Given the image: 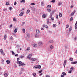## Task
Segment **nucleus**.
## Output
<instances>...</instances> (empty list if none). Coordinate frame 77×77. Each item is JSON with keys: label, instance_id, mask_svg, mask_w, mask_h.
I'll return each mask as SVG.
<instances>
[{"label": "nucleus", "instance_id": "f704fd0d", "mask_svg": "<svg viewBox=\"0 0 77 77\" xmlns=\"http://www.w3.org/2000/svg\"><path fill=\"white\" fill-rule=\"evenodd\" d=\"M70 71H72V70H73V68L72 67H71L70 69Z\"/></svg>", "mask_w": 77, "mask_h": 77}, {"label": "nucleus", "instance_id": "f257e3e1", "mask_svg": "<svg viewBox=\"0 0 77 77\" xmlns=\"http://www.w3.org/2000/svg\"><path fill=\"white\" fill-rule=\"evenodd\" d=\"M17 63L18 64H20L19 65V66H24L25 65V64L24 63H22V62L21 61H17Z\"/></svg>", "mask_w": 77, "mask_h": 77}, {"label": "nucleus", "instance_id": "3c124183", "mask_svg": "<svg viewBox=\"0 0 77 77\" xmlns=\"http://www.w3.org/2000/svg\"><path fill=\"white\" fill-rule=\"evenodd\" d=\"M70 21H72V20H73V17H71V18H70Z\"/></svg>", "mask_w": 77, "mask_h": 77}, {"label": "nucleus", "instance_id": "423d86ee", "mask_svg": "<svg viewBox=\"0 0 77 77\" xmlns=\"http://www.w3.org/2000/svg\"><path fill=\"white\" fill-rule=\"evenodd\" d=\"M24 14V12H22L21 13H20L19 14V15L20 17H22L23 15V14Z\"/></svg>", "mask_w": 77, "mask_h": 77}, {"label": "nucleus", "instance_id": "c85d7f7f", "mask_svg": "<svg viewBox=\"0 0 77 77\" xmlns=\"http://www.w3.org/2000/svg\"><path fill=\"white\" fill-rule=\"evenodd\" d=\"M49 23H50V20H49V19H48L47 23L49 24Z\"/></svg>", "mask_w": 77, "mask_h": 77}, {"label": "nucleus", "instance_id": "72a5a7b5", "mask_svg": "<svg viewBox=\"0 0 77 77\" xmlns=\"http://www.w3.org/2000/svg\"><path fill=\"white\" fill-rule=\"evenodd\" d=\"M11 52H12V55H13V56H14V55H15V53L14 52V51H11Z\"/></svg>", "mask_w": 77, "mask_h": 77}, {"label": "nucleus", "instance_id": "f8f14e48", "mask_svg": "<svg viewBox=\"0 0 77 77\" xmlns=\"http://www.w3.org/2000/svg\"><path fill=\"white\" fill-rule=\"evenodd\" d=\"M38 68V66L37 65L35 66H34L33 67V68H35V69H36L37 68Z\"/></svg>", "mask_w": 77, "mask_h": 77}, {"label": "nucleus", "instance_id": "4c0bfd02", "mask_svg": "<svg viewBox=\"0 0 77 77\" xmlns=\"http://www.w3.org/2000/svg\"><path fill=\"white\" fill-rule=\"evenodd\" d=\"M9 2H6V5H9Z\"/></svg>", "mask_w": 77, "mask_h": 77}, {"label": "nucleus", "instance_id": "13d9d810", "mask_svg": "<svg viewBox=\"0 0 77 77\" xmlns=\"http://www.w3.org/2000/svg\"><path fill=\"white\" fill-rule=\"evenodd\" d=\"M17 5V2H15L14 3V5Z\"/></svg>", "mask_w": 77, "mask_h": 77}, {"label": "nucleus", "instance_id": "bb28decb", "mask_svg": "<svg viewBox=\"0 0 77 77\" xmlns=\"http://www.w3.org/2000/svg\"><path fill=\"white\" fill-rule=\"evenodd\" d=\"M38 68L39 69H41V65H38Z\"/></svg>", "mask_w": 77, "mask_h": 77}, {"label": "nucleus", "instance_id": "a878e982", "mask_svg": "<svg viewBox=\"0 0 77 77\" xmlns=\"http://www.w3.org/2000/svg\"><path fill=\"white\" fill-rule=\"evenodd\" d=\"M62 74H63V75H66V73L64 72H63L62 73Z\"/></svg>", "mask_w": 77, "mask_h": 77}, {"label": "nucleus", "instance_id": "393cba45", "mask_svg": "<svg viewBox=\"0 0 77 77\" xmlns=\"http://www.w3.org/2000/svg\"><path fill=\"white\" fill-rule=\"evenodd\" d=\"M2 64H4L5 63V61L4 60H2Z\"/></svg>", "mask_w": 77, "mask_h": 77}, {"label": "nucleus", "instance_id": "f3484780", "mask_svg": "<svg viewBox=\"0 0 77 77\" xmlns=\"http://www.w3.org/2000/svg\"><path fill=\"white\" fill-rule=\"evenodd\" d=\"M26 2V1L24 0H22L20 2V3H25Z\"/></svg>", "mask_w": 77, "mask_h": 77}, {"label": "nucleus", "instance_id": "e433bc0d", "mask_svg": "<svg viewBox=\"0 0 77 77\" xmlns=\"http://www.w3.org/2000/svg\"><path fill=\"white\" fill-rule=\"evenodd\" d=\"M56 17L57 19H58V18H59V17H58V15L56 14Z\"/></svg>", "mask_w": 77, "mask_h": 77}, {"label": "nucleus", "instance_id": "1a4fd4ad", "mask_svg": "<svg viewBox=\"0 0 77 77\" xmlns=\"http://www.w3.org/2000/svg\"><path fill=\"white\" fill-rule=\"evenodd\" d=\"M31 60L32 61H35L36 60V58H31Z\"/></svg>", "mask_w": 77, "mask_h": 77}, {"label": "nucleus", "instance_id": "c756f323", "mask_svg": "<svg viewBox=\"0 0 77 77\" xmlns=\"http://www.w3.org/2000/svg\"><path fill=\"white\" fill-rule=\"evenodd\" d=\"M30 50V48H27L26 49L27 51H29Z\"/></svg>", "mask_w": 77, "mask_h": 77}, {"label": "nucleus", "instance_id": "0e129e2a", "mask_svg": "<svg viewBox=\"0 0 77 77\" xmlns=\"http://www.w3.org/2000/svg\"><path fill=\"white\" fill-rule=\"evenodd\" d=\"M66 63V61L65 60L64 61V63Z\"/></svg>", "mask_w": 77, "mask_h": 77}, {"label": "nucleus", "instance_id": "20e7f679", "mask_svg": "<svg viewBox=\"0 0 77 77\" xmlns=\"http://www.w3.org/2000/svg\"><path fill=\"white\" fill-rule=\"evenodd\" d=\"M38 44L39 46H42V45L43 43L42 42H38Z\"/></svg>", "mask_w": 77, "mask_h": 77}, {"label": "nucleus", "instance_id": "4d7b16f0", "mask_svg": "<svg viewBox=\"0 0 77 77\" xmlns=\"http://www.w3.org/2000/svg\"><path fill=\"white\" fill-rule=\"evenodd\" d=\"M52 17V15L50 14V18H51Z\"/></svg>", "mask_w": 77, "mask_h": 77}, {"label": "nucleus", "instance_id": "864d4df0", "mask_svg": "<svg viewBox=\"0 0 77 77\" xmlns=\"http://www.w3.org/2000/svg\"><path fill=\"white\" fill-rule=\"evenodd\" d=\"M20 58H23V57H24V56L21 55L20 56Z\"/></svg>", "mask_w": 77, "mask_h": 77}, {"label": "nucleus", "instance_id": "b1692460", "mask_svg": "<svg viewBox=\"0 0 77 77\" xmlns=\"http://www.w3.org/2000/svg\"><path fill=\"white\" fill-rule=\"evenodd\" d=\"M58 5L60 6V5H62V3L60 2H59L58 3Z\"/></svg>", "mask_w": 77, "mask_h": 77}, {"label": "nucleus", "instance_id": "052dcab7", "mask_svg": "<svg viewBox=\"0 0 77 77\" xmlns=\"http://www.w3.org/2000/svg\"><path fill=\"white\" fill-rule=\"evenodd\" d=\"M47 7H48V8H51V5H48Z\"/></svg>", "mask_w": 77, "mask_h": 77}, {"label": "nucleus", "instance_id": "09e8293b", "mask_svg": "<svg viewBox=\"0 0 77 77\" xmlns=\"http://www.w3.org/2000/svg\"><path fill=\"white\" fill-rule=\"evenodd\" d=\"M9 9L10 10H12V7H9Z\"/></svg>", "mask_w": 77, "mask_h": 77}, {"label": "nucleus", "instance_id": "0eeeda50", "mask_svg": "<svg viewBox=\"0 0 77 77\" xmlns=\"http://www.w3.org/2000/svg\"><path fill=\"white\" fill-rule=\"evenodd\" d=\"M43 27H45V28H46L47 29V28H48V26H47L45 24L43 25Z\"/></svg>", "mask_w": 77, "mask_h": 77}, {"label": "nucleus", "instance_id": "a19ab883", "mask_svg": "<svg viewBox=\"0 0 77 77\" xmlns=\"http://www.w3.org/2000/svg\"><path fill=\"white\" fill-rule=\"evenodd\" d=\"M13 39V37H12V36H11L10 37V40H11V41H12Z\"/></svg>", "mask_w": 77, "mask_h": 77}, {"label": "nucleus", "instance_id": "37998d69", "mask_svg": "<svg viewBox=\"0 0 77 77\" xmlns=\"http://www.w3.org/2000/svg\"><path fill=\"white\" fill-rule=\"evenodd\" d=\"M64 48L65 49H66V48H67V45H65L64 47Z\"/></svg>", "mask_w": 77, "mask_h": 77}, {"label": "nucleus", "instance_id": "a18cd8bd", "mask_svg": "<svg viewBox=\"0 0 77 77\" xmlns=\"http://www.w3.org/2000/svg\"><path fill=\"white\" fill-rule=\"evenodd\" d=\"M53 48V46L52 45H51L50 47V48H51L52 49V48Z\"/></svg>", "mask_w": 77, "mask_h": 77}, {"label": "nucleus", "instance_id": "4468645a", "mask_svg": "<svg viewBox=\"0 0 77 77\" xmlns=\"http://www.w3.org/2000/svg\"><path fill=\"white\" fill-rule=\"evenodd\" d=\"M4 76L5 77H7V76H8V74L6 73H5L4 74Z\"/></svg>", "mask_w": 77, "mask_h": 77}, {"label": "nucleus", "instance_id": "de8ad7c7", "mask_svg": "<svg viewBox=\"0 0 77 77\" xmlns=\"http://www.w3.org/2000/svg\"><path fill=\"white\" fill-rule=\"evenodd\" d=\"M24 24H25V22H22V26H23V25H24Z\"/></svg>", "mask_w": 77, "mask_h": 77}, {"label": "nucleus", "instance_id": "5fc2aeb1", "mask_svg": "<svg viewBox=\"0 0 77 77\" xmlns=\"http://www.w3.org/2000/svg\"><path fill=\"white\" fill-rule=\"evenodd\" d=\"M13 21H16V19H15V18H13Z\"/></svg>", "mask_w": 77, "mask_h": 77}, {"label": "nucleus", "instance_id": "49530a36", "mask_svg": "<svg viewBox=\"0 0 77 77\" xmlns=\"http://www.w3.org/2000/svg\"><path fill=\"white\" fill-rule=\"evenodd\" d=\"M24 68H22L21 69V70L22 71H24Z\"/></svg>", "mask_w": 77, "mask_h": 77}, {"label": "nucleus", "instance_id": "a211bd4d", "mask_svg": "<svg viewBox=\"0 0 77 77\" xmlns=\"http://www.w3.org/2000/svg\"><path fill=\"white\" fill-rule=\"evenodd\" d=\"M32 75L34 77H36V74L35 73H32Z\"/></svg>", "mask_w": 77, "mask_h": 77}, {"label": "nucleus", "instance_id": "79ce46f5", "mask_svg": "<svg viewBox=\"0 0 77 77\" xmlns=\"http://www.w3.org/2000/svg\"><path fill=\"white\" fill-rule=\"evenodd\" d=\"M47 11H48V12H51V10L49 9H47Z\"/></svg>", "mask_w": 77, "mask_h": 77}, {"label": "nucleus", "instance_id": "58836bf2", "mask_svg": "<svg viewBox=\"0 0 77 77\" xmlns=\"http://www.w3.org/2000/svg\"><path fill=\"white\" fill-rule=\"evenodd\" d=\"M31 5L34 6V5H35V3H32L31 4Z\"/></svg>", "mask_w": 77, "mask_h": 77}, {"label": "nucleus", "instance_id": "603ef678", "mask_svg": "<svg viewBox=\"0 0 77 77\" xmlns=\"http://www.w3.org/2000/svg\"><path fill=\"white\" fill-rule=\"evenodd\" d=\"M72 72V71L70 70V71L68 72V73H69V74H71Z\"/></svg>", "mask_w": 77, "mask_h": 77}, {"label": "nucleus", "instance_id": "338daca9", "mask_svg": "<svg viewBox=\"0 0 77 77\" xmlns=\"http://www.w3.org/2000/svg\"><path fill=\"white\" fill-rule=\"evenodd\" d=\"M61 77H65V76H64V75H61Z\"/></svg>", "mask_w": 77, "mask_h": 77}, {"label": "nucleus", "instance_id": "412c9836", "mask_svg": "<svg viewBox=\"0 0 77 77\" xmlns=\"http://www.w3.org/2000/svg\"><path fill=\"white\" fill-rule=\"evenodd\" d=\"M18 30V29H16L14 30V33H17V31Z\"/></svg>", "mask_w": 77, "mask_h": 77}, {"label": "nucleus", "instance_id": "f03ea898", "mask_svg": "<svg viewBox=\"0 0 77 77\" xmlns=\"http://www.w3.org/2000/svg\"><path fill=\"white\" fill-rule=\"evenodd\" d=\"M0 51L2 54L3 56H5V54L3 52V50L2 49H1Z\"/></svg>", "mask_w": 77, "mask_h": 77}, {"label": "nucleus", "instance_id": "7c9ffc66", "mask_svg": "<svg viewBox=\"0 0 77 77\" xmlns=\"http://www.w3.org/2000/svg\"><path fill=\"white\" fill-rule=\"evenodd\" d=\"M22 30H23V33H25L26 32V30H25V29H22Z\"/></svg>", "mask_w": 77, "mask_h": 77}, {"label": "nucleus", "instance_id": "774afa93", "mask_svg": "<svg viewBox=\"0 0 77 77\" xmlns=\"http://www.w3.org/2000/svg\"><path fill=\"white\" fill-rule=\"evenodd\" d=\"M75 29H77V25L75 26Z\"/></svg>", "mask_w": 77, "mask_h": 77}, {"label": "nucleus", "instance_id": "bf43d9fd", "mask_svg": "<svg viewBox=\"0 0 77 77\" xmlns=\"http://www.w3.org/2000/svg\"><path fill=\"white\" fill-rule=\"evenodd\" d=\"M54 2H55V0H52L51 2H52V3H54Z\"/></svg>", "mask_w": 77, "mask_h": 77}, {"label": "nucleus", "instance_id": "6e6552de", "mask_svg": "<svg viewBox=\"0 0 77 77\" xmlns=\"http://www.w3.org/2000/svg\"><path fill=\"white\" fill-rule=\"evenodd\" d=\"M75 13V10H74V11L72 12L71 14V16H72L74 14V13Z\"/></svg>", "mask_w": 77, "mask_h": 77}, {"label": "nucleus", "instance_id": "69168bd1", "mask_svg": "<svg viewBox=\"0 0 77 77\" xmlns=\"http://www.w3.org/2000/svg\"><path fill=\"white\" fill-rule=\"evenodd\" d=\"M7 9L6 8H4L3 9V11H6V10Z\"/></svg>", "mask_w": 77, "mask_h": 77}, {"label": "nucleus", "instance_id": "9b49d317", "mask_svg": "<svg viewBox=\"0 0 77 77\" xmlns=\"http://www.w3.org/2000/svg\"><path fill=\"white\" fill-rule=\"evenodd\" d=\"M28 59H31V57H30V55H28V56L26 57Z\"/></svg>", "mask_w": 77, "mask_h": 77}, {"label": "nucleus", "instance_id": "4be33fe9", "mask_svg": "<svg viewBox=\"0 0 77 77\" xmlns=\"http://www.w3.org/2000/svg\"><path fill=\"white\" fill-rule=\"evenodd\" d=\"M59 16L60 17H62V14L61 13H60L59 14Z\"/></svg>", "mask_w": 77, "mask_h": 77}, {"label": "nucleus", "instance_id": "9d476101", "mask_svg": "<svg viewBox=\"0 0 77 77\" xmlns=\"http://www.w3.org/2000/svg\"><path fill=\"white\" fill-rule=\"evenodd\" d=\"M76 63H77V61H75V62H72L71 63V64H72L73 65H74L75 64H76Z\"/></svg>", "mask_w": 77, "mask_h": 77}, {"label": "nucleus", "instance_id": "2f4dec72", "mask_svg": "<svg viewBox=\"0 0 77 77\" xmlns=\"http://www.w3.org/2000/svg\"><path fill=\"white\" fill-rule=\"evenodd\" d=\"M27 36L28 38H30V35L29 34H27Z\"/></svg>", "mask_w": 77, "mask_h": 77}, {"label": "nucleus", "instance_id": "8fccbe9b", "mask_svg": "<svg viewBox=\"0 0 77 77\" xmlns=\"http://www.w3.org/2000/svg\"><path fill=\"white\" fill-rule=\"evenodd\" d=\"M33 54H32V53H31L29 54V56L31 57L32 56V55Z\"/></svg>", "mask_w": 77, "mask_h": 77}, {"label": "nucleus", "instance_id": "dca6fc26", "mask_svg": "<svg viewBox=\"0 0 77 77\" xmlns=\"http://www.w3.org/2000/svg\"><path fill=\"white\" fill-rule=\"evenodd\" d=\"M49 42L50 43H53L54 41L53 40H51L49 41Z\"/></svg>", "mask_w": 77, "mask_h": 77}, {"label": "nucleus", "instance_id": "e2e57ef3", "mask_svg": "<svg viewBox=\"0 0 77 77\" xmlns=\"http://www.w3.org/2000/svg\"><path fill=\"white\" fill-rule=\"evenodd\" d=\"M66 65V63H63V66L64 67H65V66Z\"/></svg>", "mask_w": 77, "mask_h": 77}, {"label": "nucleus", "instance_id": "6e6d98bb", "mask_svg": "<svg viewBox=\"0 0 77 77\" xmlns=\"http://www.w3.org/2000/svg\"><path fill=\"white\" fill-rule=\"evenodd\" d=\"M42 70H41V71H39L38 72H39V73H41V72H42Z\"/></svg>", "mask_w": 77, "mask_h": 77}, {"label": "nucleus", "instance_id": "c9c22d12", "mask_svg": "<svg viewBox=\"0 0 77 77\" xmlns=\"http://www.w3.org/2000/svg\"><path fill=\"white\" fill-rule=\"evenodd\" d=\"M69 60H71V61H72V60H73V58H70L69 59Z\"/></svg>", "mask_w": 77, "mask_h": 77}, {"label": "nucleus", "instance_id": "5701e85b", "mask_svg": "<svg viewBox=\"0 0 77 77\" xmlns=\"http://www.w3.org/2000/svg\"><path fill=\"white\" fill-rule=\"evenodd\" d=\"M41 6H44V2H42L41 3Z\"/></svg>", "mask_w": 77, "mask_h": 77}, {"label": "nucleus", "instance_id": "aec40b11", "mask_svg": "<svg viewBox=\"0 0 77 77\" xmlns=\"http://www.w3.org/2000/svg\"><path fill=\"white\" fill-rule=\"evenodd\" d=\"M33 46L34 47H38V45H37V44H34L33 45Z\"/></svg>", "mask_w": 77, "mask_h": 77}, {"label": "nucleus", "instance_id": "39448f33", "mask_svg": "<svg viewBox=\"0 0 77 77\" xmlns=\"http://www.w3.org/2000/svg\"><path fill=\"white\" fill-rule=\"evenodd\" d=\"M47 17V15L45 14H43L42 16V18H46Z\"/></svg>", "mask_w": 77, "mask_h": 77}, {"label": "nucleus", "instance_id": "7ed1b4c3", "mask_svg": "<svg viewBox=\"0 0 77 77\" xmlns=\"http://www.w3.org/2000/svg\"><path fill=\"white\" fill-rule=\"evenodd\" d=\"M35 37H36V38H40L41 37V36L38 34H36L35 35Z\"/></svg>", "mask_w": 77, "mask_h": 77}, {"label": "nucleus", "instance_id": "ddd939ff", "mask_svg": "<svg viewBox=\"0 0 77 77\" xmlns=\"http://www.w3.org/2000/svg\"><path fill=\"white\" fill-rule=\"evenodd\" d=\"M36 33H39L40 32V31L38 30H36Z\"/></svg>", "mask_w": 77, "mask_h": 77}, {"label": "nucleus", "instance_id": "6ab92c4d", "mask_svg": "<svg viewBox=\"0 0 77 77\" xmlns=\"http://www.w3.org/2000/svg\"><path fill=\"white\" fill-rule=\"evenodd\" d=\"M6 62L7 64H9L10 63V61L9 60H7Z\"/></svg>", "mask_w": 77, "mask_h": 77}, {"label": "nucleus", "instance_id": "473e14b6", "mask_svg": "<svg viewBox=\"0 0 77 77\" xmlns=\"http://www.w3.org/2000/svg\"><path fill=\"white\" fill-rule=\"evenodd\" d=\"M57 26L56 24H54L53 25V27H56Z\"/></svg>", "mask_w": 77, "mask_h": 77}, {"label": "nucleus", "instance_id": "ea45409f", "mask_svg": "<svg viewBox=\"0 0 77 77\" xmlns=\"http://www.w3.org/2000/svg\"><path fill=\"white\" fill-rule=\"evenodd\" d=\"M30 12V10H28L26 11V14H29Z\"/></svg>", "mask_w": 77, "mask_h": 77}, {"label": "nucleus", "instance_id": "680f3d73", "mask_svg": "<svg viewBox=\"0 0 77 77\" xmlns=\"http://www.w3.org/2000/svg\"><path fill=\"white\" fill-rule=\"evenodd\" d=\"M41 30H44V28H41Z\"/></svg>", "mask_w": 77, "mask_h": 77}, {"label": "nucleus", "instance_id": "cd10ccee", "mask_svg": "<svg viewBox=\"0 0 77 77\" xmlns=\"http://www.w3.org/2000/svg\"><path fill=\"white\" fill-rule=\"evenodd\" d=\"M71 30H72V27H70L69 29V32H71Z\"/></svg>", "mask_w": 77, "mask_h": 77}, {"label": "nucleus", "instance_id": "c03bdc74", "mask_svg": "<svg viewBox=\"0 0 77 77\" xmlns=\"http://www.w3.org/2000/svg\"><path fill=\"white\" fill-rule=\"evenodd\" d=\"M69 27V25H68V24H67L66 25V28H68Z\"/></svg>", "mask_w": 77, "mask_h": 77}, {"label": "nucleus", "instance_id": "2eb2a0df", "mask_svg": "<svg viewBox=\"0 0 77 77\" xmlns=\"http://www.w3.org/2000/svg\"><path fill=\"white\" fill-rule=\"evenodd\" d=\"M7 36H6V35H5L4 37V40H6V39Z\"/></svg>", "mask_w": 77, "mask_h": 77}]
</instances>
